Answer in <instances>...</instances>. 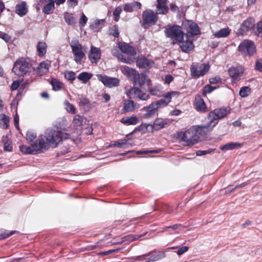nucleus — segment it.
I'll return each instance as SVG.
<instances>
[{
  "label": "nucleus",
  "mask_w": 262,
  "mask_h": 262,
  "mask_svg": "<svg viewBox=\"0 0 262 262\" xmlns=\"http://www.w3.org/2000/svg\"><path fill=\"white\" fill-rule=\"evenodd\" d=\"M214 127L211 124L210 121L204 125H193L191 128L194 134L189 138H187L185 132L181 131V142H184L183 145L184 146L194 145L203 140Z\"/></svg>",
  "instance_id": "nucleus-1"
},
{
  "label": "nucleus",
  "mask_w": 262,
  "mask_h": 262,
  "mask_svg": "<svg viewBox=\"0 0 262 262\" xmlns=\"http://www.w3.org/2000/svg\"><path fill=\"white\" fill-rule=\"evenodd\" d=\"M69 136L60 130L48 128L45 131V135L40 136L38 139L40 148L47 150L50 146L56 147L61 140L68 138Z\"/></svg>",
  "instance_id": "nucleus-2"
},
{
  "label": "nucleus",
  "mask_w": 262,
  "mask_h": 262,
  "mask_svg": "<svg viewBox=\"0 0 262 262\" xmlns=\"http://www.w3.org/2000/svg\"><path fill=\"white\" fill-rule=\"evenodd\" d=\"M181 30L184 31L185 36L194 38V36L201 34V28L191 20L186 19L181 24Z\"/></svg>",
  "instance_id": "nucleus-3"
},
{
  "label": "nucleus",
  "mask_w": 262,
  "mask_h": 262,
  "mask_svg": "<svg viewBox=\"0 0 262 262\" xmlns=\"http://www.w3.org/2000/svg\"><path fill=\"white\" fill-rule=\"evenodd\" d=\"M230 113V110L222 107L210 112L207 115V119L208 121H210V123L213 126H215L220 119L226 117Z\"/></svg>",
  "instance_id": "nucleus-4"
},
{
  "label": "nucleus",
  "mask_w": 262,
  "mask_h": 262,
  "mask_svg": "<svg viewBox=\"0 0 262 262\" xmlns=\"http://www.w3.org/2000/svg\"><path fill=\"white\" fill-rule=\"evenodd\" d=\"M209 63H193L190 67L191 76L193 79H198L204 76L210 70Z\"/></svg>",
  "instance_id": "nucleus-5"
},
{
  "label": "nucleus",
  "mask_w": 262,
  "mask_h": 262,
  "mask_svg": "<svg viewBox=\"0 0 262 262\" xmlns=\"http://www.w3.org/2000/svg\"><path fill=\"white\" fill-rule=\"evenodd\" d=\"M31 69V64L24 58L16 60L13 66L12 71L17 76H20L29 72Z\"/></svg>",
  "instance_id": "nucleus-6"
},
{
  "label": "nucleus",
  "mask_w": 262,
  "mask_h": 262,
  "mask_svg": "<svg viewBox=\"0 0 262 262\" xmlns=\"http://www.w3.org/2000/svg\"><path fill=\"white\" fill-rule=\"evenodd\" d=\"M237 50L244 56H252L256 51L254 42L249 39H245L239 45Z\"/></svg>",
  "instance_id": "nucleus-7"
},
{
  "label": "nucleus",
  "mask_w": 262,
  "mask_h": 262,
  "mask_svg": "<svg viewBox=\"0 0 262 262\" xmlns=\"http://www.w3.org/2000/svg\"><path fill=\"white\" fill-rule=\"evenodd\" d=\"M157 13H155L150 9H146L143 12L142 14V27L145 28H148L149 26L155 25L158 20Z\"/></svg>",
  "instance_id": "nucleus-8"
},
{
  "label": "nucleus",
  "mask_w": 262,
  "mask_h": 262,
  "mask_svg": "<svg viewBox=\"0 0 262 262\" xmlns=\"http://www.w3.org/2000/svg\"><path fill=\"white\" fill-rule=\"evenodd\" d=\"M70 46L75 61L78 64H81L82 59L85 56L81 44L78 40H75L71 41Z\"/></svg>",
  "instance_id": "nucleus-9"
},
{
  "label": "nucleus",
  "mask_w": 262,
  "mask_h": 262,
  "mask_svg": "<svg viewBox=\"0 0 262 262\" xmlns=\"http://www.w3.org/2000/svg\"><path fill=\"white\" fill-rule=\"evenodd\" d=\"M166 36L170 38L173 43L180 42V27L178 25L168 26L164 31Z\"/></svg>",
  "instance_id": "nucleus-10"
},
{
  "label": "nucleus",
  "mask_w": 262,
  "mask_h": 262,
  "mask_svg": "<svg viewBox=\"0 0 262 262\" xmlns=\"http://www.w3.org/2000/svg\"><path fill=\"white\" fill-rule=\"evenodd\" d=\"M194 40L193 38L185 36L184 31L181 30V51L189 53L192 51L194 48Z\"/></svg>",
  "instance_id": "nucleus-11"
},
{
  "label": "nucleus",
  "mask_w": 262,
  "mask_h": 262,
  "mask_svg": "<svg viewBox=\"0 0 262 262\" xmlns=\"http://www.w3.org/2000/svg\"><path fill=\"white\" fill-rule=\"evenodd\" d=\"M128 97L132 99L138 98L142 100H146L149 98V95L143 93L139 88H130L126 93Z\"/></svg>",
  "instance_id": "nucleus-12"
},
{
  "label": "nucleus",
  "mask_w": 262,
  "mask_h": 262,
  "mask_svg": "<svg viewBox=\"0 0 262 262\" xmlns=\"http://www.w3.org/2000/svg\"><path fill=\"white\" fill-rule=\"evenodd\" d=\"M255 20L252 17H248L241 25L238 29L237 34L238 36L243 35L246 32H249L254 28Z\"/></svg>",
  "instance_id": "nucleus-13"
},
{
  "label": "nucleus",
  "mask_w": 262,
  "mask_h": 262,
  "mask_svg": "<svg viewBox=\"0 0 262 262\" xmlns=\"http://www.w3.org/2000/svg\"><path fill=\"white\" fill-rule=\"evenodd\" d=\"M20 151L26 155L36 154L42 152V148H40L39 143L35 141L33 143H31V146L22 145L20 146Z\"/></svg>",
  "instance_id": "nucleus-14"
},
{
  "label": "nucleus",
  "mask_w": 262,
  "mask_h": 262,
  "mask_svg": "<svg viewBox=\"0 0 262 262\" xmlns=\"http://www.w3.org/2000/svg\"><path fill=\"white\" fill-rule=\"evenodd\" d=\"M170 124V121L168 119H163L162 118H156L154 123L151 124V132L159 130L162 128L167 127Z\"/></svg>",
  "instance_id": "nucleus-15"
},
{
  "label": "nucleus",
  "mask_w": 262,
  "mask_h": 262,
  "mask_svg": "<svg viewBox=\"0 0 262 262\" xmlns=\"http://www.w3.org/2000/svg\"><path fill=\"white\" fill-rule=\"evenodd\" d=\"M98 78L105 86L110 88L118 86L120 82L119 79L106 75H99Z\"/></svg>",
  "instance_id": "nucleus-16"
},
{
  "label": "nucleus",
  "mask_w": 262,
  "mask_h": 262,
  "mask_svg": "<svg viewBox=\"0 0 262 262\" xmlns=\"http://www.w3.org/2000/svg\"><path fill=\"white\" fill-rule=\"evenodd\" d=\"M176 96H178L179 93L175 91H171L166 93L164 95V98L152 103L156 104V107L158 109L161 106H166L171 101L172 97Z\"/></svg>",
  "instance_id": "nucleus-17"
},
{
  "label": "nucleus",
  "mask_w": 262,
  "mask_h": 262,
  "mask_svg": "<svg viewBox=\"0 0 262 262\" xmlns=\"http://www.w3.org/2000/svg\"><path fill=\"white\" fill-rule=\"evenodd\" d=\"M149 255V257L145 259V262H154L160 259H161L166 256V254L163 251H159L158 252V253L156 254H153L150 252L147 254H144L142 255L137 256L135 260H141L142 257H147Z\"/></svg>",
  "instance_id": "nucleus-18"
},
{
  "label": "nucleus",
  "mask_w": 262,
  "mask_h": 262,
  "mask_svg": "<svg viewBox=\"0 0 262 262\" xmlns=\"http://www.w3.org/2000/svg\"><path fill=\"white\" fill-rule=\"evenodd\" d=\"M101 50L99 48L92 46L89 53V59L92 63H97L101 58Z\"/></svg>",
  "instance_id": "nucleus-19"
},
{
  "label": "nucleus",
  "mask_w": 262,
  "mask_h": 262,
  "mask_svg": "<svg viewBox=\"0 0 262 262\" xmlns=\"http://www.w3.org/2000/svg\"><path fill=\"white\" fill-rule=\"evenodd\" d=\"M134 85L142 88L144 85H149L150 80L148 77L144 73L138 74L137 77L134 79Z\"/></svg>",
  "instance_id": "nucleus-20"
},
{
  "label": "nucleus",
  "mask_w": 262,
  "mask_h": 262,
  "mask_svg": "<svg viewBox=\"0 0 262 262\" xmlns=\"http://www.w3.org/2000/svg\"><path fill=\"white\" fill-rule=\"evenodd\" d=\"M156 105V104L151 103L149 106H145L143 108L142 110L146 112V113L142 115V118L143 119H148L155 115L158 110Z\"/></svg>",
  "instance_id": "nucleus-21"
},
{
  "label": "nucleus",
  "mask_w": 262,
  "mask_h": 262,
  "mask_svg": "<svg viewBox=\"0 0 262 262\" xmlns=\"http://www.w3.org/2000/svg\"><path fill=\"white\" fill-rule=\"evenodd\" d=\"M122 73L126 75L130 80H134L138 72L135 69L126 66H122L120 68Z\"/></svg>",
  "instance_id": "nucleus-22"
},
{
  "label": "nucleus",
  "mask_w": 262,
  "mask_h": 262,
  "mask_svg": "<svg viewBox=\"0 0 262 262\" xmlns=\"http://www.w3.org/2000/svg\"><path fill=\"white\" fill-rule=\"evenodd\" d=\"M119 48L121 52L129 56L135 55L136 54V51L135 49L125 42H120L119 43Z\"/></svg>",
  "instance_id": "nucleus-23"
},
{
  "label": "nucleus",
  "mask_w": 262,
  "mask_h": 262,
  "mask_svg": "<svg viewBox=\"0 0 262 262\" xmlns=\"http://www.w3.org/2000/svg\"><path fill=\"white\" fill-rule=\"evenodd\" d=\"M244 69L242 66L236 67H231L228 69V74L229 76L233 79H238L239 74L244 72Z\"/></svg>",
  "instance_id": "nucleus-24"
},
{
  "label": "nucleus",
  "mask_w": 262,
  "mask_h": 262,
  "mask_svg": "<svg viewBox=\"0 0 262 262\" xmlns=\"http://www.w3.org/2000/svg\"><path fill=\"white\" fill-rule=\"evenodd\" d=\"M154 62L146 58L142 57L136 61V64L139 68H148L152 67Z\"/></svg>",
  "instance_id": "nucleus-25"
},
{
  "label": "nucleus",
  "mask_w": 262,
  "mask_h": 262,
  "mask_svg": "<svg viewBox=\"0 0 262 262\" xmlns=\"http://www.w3.org/2000/svg\"><path fill=\"white\" fill-rule=\"evenodd\" d=\"M112 54L116 57L121 60L122 62H123L124 63H128V64H132L134 62V60L132 58L129 57H125L124 55H123L119 53V51L117 49H113L112 50Z\"/></svg>",
  "instance_id": "nucleus-26"
},
{
  "label": "nucleus",
  "mask_w": 262,
  "mask_h": 262,
  "mask_svg": "<svg viewBox=\"0 0 262 262\" xmlns=\"http://www.w3.org/2000/svg\"><path fill=\"white\" fill-rule=\"evenodd\" d=\"M195 106L198 111L203 112L207 108L206 105L201 96L198 95L195 97Z\"/></svg>",
  "instance_id": "nucleus-27"
},
{
  "label": "nucleus",
  "mask_w": 262,
  "mask_h": 262,
  "mask_svg": "<svg viewBox=\"0 0 262 262\" xmlns=\"http://www.w3.org/2000/svg\"><path fill=\"white\" fill-rule=\"evenodd\" d=\"M141 7V4L140 3L134 2L125 4L123 9L126 12H132L135 10L140 9Z\"/></svg>",
  "instance_id": "nucleus-28"
},
{
  "label": "nucleus",
  "mask_w": 262,
  "mask_h": 262,
  "mask_svg": "<svg viewBox=\"0 0 262 262\" xmlns=\"http://www.w3.org/2000/svg\"><path fill=\"white\" fill-rule=\"evenodd\" d=\"M16 13L20 16L25 15L28 12V8L25 2H21L15 6Z\"/></svg>",
  "instance_id": "nucleus-29"
},
{
  "label": "nucleus",
  "mask_w": 262,
  "mask_h": 262,
  "mask_svg": "<svg viewBox=\"0 0 262 262\" xmlns=\"http://www.w3.org/2000/svg\"><path fill=\"white\" fill-rule=\"evenodd\" d=\"M157 11L159 14H165L167 13L168 8L167 6V0H157Z\"/></svg>",
  "instance_id": "nucleus-30"
},
{
  "label": "nucleus",
  "mask_w": 262,
  "mask_h": 262,
  "mask_svg": "<svg viewBox=\"0 0 262 262\" xmlns=\"http://www.w3.org/2000/svg\"><path fill=\"white\" fill-rule=\"evenodd\" d=\"M120 122L125 125H136L139 122V119L135 116L122 118Z\"/></svg>",
  "instance_id": "nucleus-31"
},
{
  "label": "nucleus",
  "mask_w": 262,
  "mask_h": 262,
  "mask_svg": "<svg viewBox=\"0 0 262 262\" xmlns=\"http://www.w3.org/2000/svg\"><path fill=\"white\" fill-rule=\"evenodd\" d=\"M241 146L240 143L237 142H230L226 144H224L222 146H221L220 148L221 150H233L237 148H239Z\"/></svg>",
  "instance_id": "nucleus-32"
},
{
  "label": "nucleus",
  "mask_w": 262,
  "mask_h": 262,
  "mask_svg": "<svg viewBox=\"0 0 262 262\" xmlns=\"http://www.w3.org/2000/svg\"><path fill=\"white\" fill-rule=\"evenodd\" d=\"M135 109V104L133 100H125L123 104V110L124 112H133Z\"/></svg>",
  "instance_id": "nucleus-33"
},
{
  "label": "nucleus",
  "mask_w": 262,
  "mask_h": 262,
  "mask_svg": "<svg viewBox=\"0 0 262 262\" xmlns=\"http://www.w3.org/2000/svg\"><path fill=\"white\" fill-rule=\"evenodd\" d=\"M50 66V63L48 61L41 62L38 67V70L41 75H43L47 73L49 71V68Z\"/></svg>",
  "instance_id": "nucleus-34"
},
{
  "label": "nucleus",
  "mask_w": 262,
  "mask_h": 262,
  "mask_svg": "<svg viewBox=\"0 0 262 262\" xmlns=\"http://www.w3.org/2000/svg\"><path fill=\"white\" fill-rule=\"evenodd\" d=\"M231 30L229 28H225L220 30L214 34L215 37L222 38L226 37L229 35Z\"/></svg>",
  "instance_id": "nucleus-35"
},
{
  "label": "nucleus",
  "mask_w": 262,
  "mask_h": 262,
  "mask_svg": "<svg viewBox=\"0 0 262 262\" xmlns=\"http://www.w3.org/2000/svg\"><path fill=\"white\" fill-rule=\"evenodd\" d=\"M55 9V3L53 1H49V3L46 4L42 9L43 12L46 14H51Z\"/></svg>",
  "instance_id": "nucleus-36"
},
{
  "label": "nucleus",
  "mask_w": 262,
  "mask_h": 262,
  "mask_svg": "<svg viewBox=\"0 0 262 262\" xmlns=\"http://www.w3.org/2000/svg\"><path fill=\"white\" fill-rule=\"evenodd\" d=\"M51 84L52 86V89L55 91H58L61 90L63 86V83L56 78H52L51 81Z\"/></svg>",
  "instance_id": "nucleus-37"
},
{
  "label": "nucleus",
  "mask_w": 262,
  "mask_h": 262,
  "mask_svg": "<svg viewBox=\"0 0 262 262\" xmlns=\"http://www.w3.org/2000/svg\"><path fill=\"white\" fill-rule=\"evenodd\" d=\"M47 44L42 41H40L38 43L37 50L38 55L39 56H43L45 55L47 52Z\"/></svg>",
  "instance_id": "nucleus-38"
},
{
  "label": "nucleus",
  "mask_w": 262,
  "mask_h": 262,
  "mask_svg": "<svg viewBox=\"0 0 262 262\" xmlns=\"http://www.w3.org/2000/svg\"><path fill=\"white\" fill-rule=\"evenodd\" d=\"M63 16L65 21L69 25H73L77 23L76 18L72 14H69L68 12H65Z\"/></svg>",
  "instance_id": "nucleus-39"
},
{
  "label": "nucleus",
  "mask_w": 262,
  "mask_h": 262,
  "mask_svg": "<svg viewBox=\"0 0 262 262\" xmlns=\"http://www.w3.org/2000/svg\"><path fill=\"white\" fill-rule=\"evenodd\" d=\"M92 74L86 72L80 73L77 78L81 81L83 83H86L92 78Z\"/></svg>",
  "instance_id": "nucleus-40"
},
{
  "label": "nucleus",
  "mask_w": 262,
  "mask_h": 262,
  "mask_svg": "<svg viewBox=\"0 0 262 262\" xmlns=\"http://www.w3.org/2000/svg\"><path fill=\"white\" fill-rule=\"evenodd\" d=\"M151 124H142L137 126L134 130V132L140 131L142 133L146 132L147 130L150 132Z\"/></svg>",
  "instance_id": "nucleus-41"
},
{
  "label": "nucleus",
  "mask_w": 262,
  "mask_h": 262,
  "mask_svg": "<svg viewBox=\"0 0 262 262\" xmlns=\"http://www.w3.org/2000/svg\"><path fill=\"white\" fill-rule=\"evenodd\" d=\"M251 89L249 86H244L242 87L239 91V95L243 98L246 97L250 95Z\"/></svg>",
  "instance_id": "nucleus-42"
},
{
  "label": "nucleus",
  "mask_w": 262,
  "mask_h": 262,
  "mask_svg": "<svg viewBox=\"0 0 262 262\" xmlns=\"http://www.w3.org/2000/svg\"><path fill=\"white\" fill-rule=\"evenodd\" d=\"M1 123L2 127L4 129H7L9 127V123L10 121V119L8 116L5 114H1Z\"/></svg>",
  "instance_id": "nucleus-43"
},
{
  "label": "nucleus",
  "mask_w": 262,
  "mask_h": 262,
  "mask_svg": "<svg viewBox=\"0 0 262 262\" xmlns=\"http://www.w3.org/2000/svg\"><path fill=\"white\" fill-rule=\"evenodd\" d=\"M64 104L65 106V109L68 113L72 114L75 113V107L72 104L70 103L68 100L64 101Z\"/></svg>",
  "instance_id": "nucleus-44"
},
{
  "label": "nucleus",
  "mask_w": 262,
  "mask_h": 262,
  "mask_svg": "<svg viewBox=\"0 0 262 262\" xmlns=\"http://www.w3.org/2000/svg\"><path fill=\"white\" fill-rule=\"evenodd\" d=\"M104 21V19H96L90 25V28L94 31H98L100 26Z\"/></svg>",
  "instance_id": "nucleus-45"
},
{
  "label": "nucleus",
  "mask_w": 262,
  "mask_h": 262,
  "mask_svg": "<svg viewBox=\"0 0 262 262\" xmlns=\"http://www.w3.org/2000/svg\"><path fill=\"white\" fill-rule=\"evenodd\" d=\"M37 135L35 133L32 132H28L26 135L27 140L32 143H33L35 141L34 140L36 138Z\"/></svg>",
  "instance_id": "nucleus-46"
},
{
  "label": "nucleus",
  "mask_w": 262,
  "mask_h": 262,
  "mask_svg": "<svg viewBox=\"0 0 262 262\" xmlns=\"http://www.w3.org/2000/svg\"><path fill=\"white\" fill-rule=\"evenodd\" d=\"M162 151V149L150 150H138L136 151L138 155H145L146 154H158Z\"/></svg>",
  "instance_id": "nucleus-47"
},
{
  "label": "nucleus",
  "mask_w": 262,
  "mask_h": 262,
  "mask_svg": "<svg viewBox=\"0 0 262 262\" xmlns=\"http://www.w3.org/2000/svg\"><path fill=\"white\" fill-rule=\"evenodd\" d=\"M64 75L67 80L71 81L76 79V74L73 71H67L64 73Z\"/></svg>",
  "instance_id": "nucleus-48"
},
{
  "label": "nucleus",
  "mask_w": 262,
  "mask_h": 262,
  "mask_svg": "<svg viewBox=\"0 0 262 262\" xmlns=\"http://www.w3.org/2000/svg\"><path fill=\"white\" fill-rule=\"evenodd\" d=\"M122 12V8L120 7H117L113 12L114 19L117 22L119 20L120 14Z\"/></svg>",
  "instance_id": "nucleus-49"
},
{
  "label": "nucleus",
  "mask_w": 262,
  "mask_h": 262,
  "mask_svg": "<svg viewBox=\"0 0 262 262\" xmlns=\"http://www.w3.org/2000/svg\"><path fill=\"white\" fill-rule=\"evenodd\" d=\"M82 122L83 119L82 116L79 115H76L74 116L73 122L76 126H80L82 125Z\"/></svg>",
  "instance_id": "nucleus-50"
},
{
  "label": "nucleus",
  "mask_w": 262,
  "mask_h": 262,
  "mask_svg": "<svg viewBox=\"0 0 262 262\" xmlns=\"http://www.w3.org/2000/svg\"><path fill=\"white\" fill-rule=\"evenodd\" d=\"M78 103L80 106H89L90 104V101L85 97H81L78 99Z\"/></svg>",
  "instance_id": "nucleus-51"
},
{
  "label": "nucleus",
  "mask_w": 262,
  "mask_h": 262,
  "mask_svg": "<svg viewBox=\"0 0 262 262\" xmlns=\"http://www.w3.org/2000/svg\"><path fill=\"white\" fill-rule=\"evenodd\" d=\"M214 150H215V149H212V148H209L208 149L205 150H198L196 151L195 154L197 156H202L203 155H207L208 154H211L212 152H213Z\"/></svg>",
  "instance_id": "nucleus-52"
},
{
  "label": "nucleus",
  "mask_w": 262,
  "mask_h": 262,
  "mask_svg": "<svg viewBox=\"0 0 262 262\" xmlns=\"http://www.w3.org/2000/svg\"><path fill=\"white\" fill-rule=\"evenodd\" d=\"M126 142V139L120 140L113 142V145L117 146L119 148H125L124 144Z\"/></svg>",
  "instance_id": "nucleus-53"
},
{
  "label": "nucleus",
  "mask_w": 262,
  "mask_h": 262,
  "mask_svg": "<svg viewBox=\"0 0 262 262\" xmlns=\"http://www.w3.org/2000/svg\"><path fill=\"white\" fill-rule=\"evenodd\" d=\"M255 70L262 73V58L256 60L255 64Z\"/></svg>",
  "instance_id": "nucleus-54"
},
{
  "label": "nucleus",
  "mask_w": 262,
  "mask_h": 262,
  "mask_svg": "<svg viewBox=\"0 0 262 262\" xmlns=\"http://www.w3.org/2000/svg\"><path fill=\"white\" fill-rule=\"evenodd\" d=\"M212 85L210 84L206 85L202 90V95L206 96L207 94L211 93L212 91L211 90Z\"/></svg>",
  "instance_id": "nucleus-55"
},
{
  "label": "nucleus",
  "mask_w": 262,
  "mask_h": 262,
  "mask_svg": "<svg viewBox=\"0 0 262 262\" xmlns=\"http://www.w3.org/2000/svg\"><path fill=\"white\" fill-rule=\"evenodd\" d=\"M149 92L151 95L156 96H160L161 94V92L158 87H154L150 89Z\"/></svg>",
  "instance_id": "nucleus-56"
},
{
  "label": "nucleus",
  "mask_w": 262,
  "mask_h": 262,
  "mask_svg": "<svg viewBox=\"0 0 262 262\" xmlns=\"http://www.w3.org/2000/svg\"><path fill=\"white\" fill-rule=\"evenodd\" d=\"M143 234H141L140 235L138 234L135 235H128V236L125 237V238H126L127 240H128L130 242L134 241L135 240H137L139 239L140 237L143 236Z\"/></svg>",
  "instance_id": "nucleus-57"
},
{
  "label": "nucleus",
  "mask_w": 262,
  "mask_h": 262,
  "mask_svg": "<svg viewBox=\"0 0 262 262\" xmlns=\"http://www.w3.org/2000/svg\"><path fill=\"white\" fill-rule=\"evenodd\" d=\"M209 81L211 84H216L221 83L222 82V79L219 76H215L214 77L210 78Z\"/></svg>",
  "instance_id": "nucleus-58"
},
{
  "label": "nucleus",
  "mask_w": 262,
  "mask_h": 262,
  "mask_svg": "<svg viewBox=\"0 0 262 262\" xmlns=\"http://www.w3.org/2000/svg\"><path fill=\"white\" fill-rule=\"evenodd\" d=\"M110 34L112 35L114 37L117 38L119 36V32L118 30L116 27L114 26L110 29Z\"/></svg>",
  "instance_id": "nucleus-59"
},
{
  "label": "nucleus",
  "mask_w": 262,
  "mask_h": 262,
  "mask_svg": "<svg viewBox=\"0 0 262 262\" xmlns=\"http://www.w3.org/2000/svg\"><path fill=\"white\" fill-rule=\"evenodd\" d=\"M21 82V81H20V80L14 81L11 86V90L12 91L16 90L18 88L19 86L20 85Z\"/></svg>",
  "instance_id": "nucleus-60"
},
{
  "label": "nucleus",
  "mask_w": 262,
  "mask_h": 262,
  "mask_svg": "<svg viewBox=\"0 0 262 262\" xmlns=\"http://www.w3.org/2000/svg\"><path fill=\"white\" fill-rule=\"evenodd\" d=\"M88 18L83 13H82V16L79 21L80 25H81L82 27L84 26L86 24Z\"/></svg>",
  "instance_id": "nucleus-61"
},
{
  "label": "nucleus",
  "mask_w": 262,
  "mask_h": 262,
  "mask_svg": "<svg viewBox=\"0 0 262 262\" xmlns=\"http://www.w3.org/2000/svg\"><path fill=\"white\" fill-rule=\"evenodd\" d=\"M0 37L7 42H9L11 39L10 36L8 34L5 33H1Z\"/></svg>",
  "instance_id": "nucleus-62"
},
{
  "label": "nucleus",
  "mask_w": 262,
  "mask_h": 262,
  "mask_svg": "<svg viewBox=\"0 0 262 262\" xmlns=\"http://www.w3.org/2000/svg\"><path fill=\"white\" fill-rule=\"evenodd\" d=\"M70 151H71V150L69 148H67L66 147H64V148H62L60 151L57 152L56 156L59 157L61 155H64L69 152Z\"/></svg>",
  "instance_id": "nucleus-63"
},
{
  "label": "nucleus",
  "mask_w": 262,
  "mask_h": 262,
  "mask_svg": "<svg viewBox=\"0 0 262 262\" xmlns=\"http://www.w3.org/2000/svg\"><path fill=\"white\" fill-rule=\"evenodd\" d=\"M15 232H16L15 231H12L9 233H6V232L0 234V239H5V238L8 237L10 236H11V235H12L13 234H14Z\"/></svg>",
  "instance_id": "nucleus-64"
}]
</instances>
